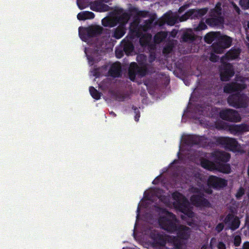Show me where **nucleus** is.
<instances>
[{"mask_svg": "<svg viewBox=\"0 0 249 249\" xmlns=\"http://www.w3.org/2000/svg\"><path fill=\"white\" fill-rule=\"evenodd\" d=\"M190 192L193 194L191 201L193 205L197 207H207L209 205L208 201L200 195V193L197 188H191Z\"/></svg>", "mask_w": 249, "mask_h": 249, "instance_id": "nucleus-9", "label": "nucleus"}, {"mask_svg": "<svg viewBox=\"0 0 249 249\" xmlns=\"http://www.w3.org/2000/svg\"><path fill=\"white\" fill-rule=\"evenodd\" d=\"M139 58H141V59H144L145 57L143 55H139L137 57V59L139 60Z\"/></svg>", "mask_w": 249, "mask_h": 249, "instance_id": "nucleus-45", "label": "nucleus"}, {"mask_svg": "<svg viewBox=\"0 0 249 249\" xmlns=\"http://www.w3.org/2000/svg\"><path fill=\"white\" fill-rule=\"evenodd\" d=\"M244 193V189L242 188H241L239 190L238 192L236 194V196L237 197H239L241 196Z\"/></svg>", "mask_w": 249, "mask_h": 249, "instance_id": "nucleus-35", "label": "nucleus"}, {"mask_svg": "<svg viewBox=\"0 0 249 249\" xmlns=\"http://www.w3.org/2000/svg\"><path fill=\"white\" fill-rule=\"evenodd\" d=\"M139 117H140V115L139 114H137L135 116V119L136 121H138L139 120Z\"/></svg>", "mask_w": 249, "mask_h": 249, "instance_id": "nucleus-44", "label": "nucleus"}, {"mask_svg": "<svg viewBox=\"0 0 249 249\" xmlns=\"http://www.w3.org/2000/svg\"><path fill=\"white\" fill-rule=\"evenodd\" d=\"M206 27L207 26L205 24V23L203 22H201L197 27H195L194 29L196 31H201L205 29Z\"/></svg>", "mask_w": 249, "mask_h": 249, "instance_id": "nucleus-31", "label": "nucleus"}, {"mask_svg": "<svg viewBox=\"0 0 249 249\" xmlns=\"http://www.w3.org/2000/svg\"><path fill=\"white\" fill-rule=\"evenodd\" d=\"M240 53V50L238 49H232L226 54L225 57L222 58L223 66L221 70L220 76L222 81H228L234 74L232 66L230 64H225V60L235 59L239 56Z\"/></svg>", "mask_w": 249, "mask_h": 249, "instance_id": "nucleus-6", "label": "nucleus"}, {"mask_svg": "<svg viewBox=\"0 0 249 249\" xmlns=\"http://www.w3.org/2000/svg\"><path fill=\"white\" fill-rule=\"evenodd\" d=\"M241 241V239L239 236H236L234 238V244L236 246L239 245Z\"/></svg>", "mask_w": 249, "mask_h": 249, "instance_id": "nucleus-33", "label": "nucleus"}, {"mask_svg": "<svg viewBox=\"0 0 249 249\" xmlns=\"http://www.w3.org/2000/svg\"><path fill=\"white\" fill-rule=\"evenodd\" d=\"M210 59L211 61H213V62H215L218 60V57L216 55H215L214 53H212L211 54Z\"/></svg>", "mask_w": 249, "mask_h": 249, "instance_id": "nucleus-34", "label": "nucleus"}, {"mask_svg": "<svg viewBox=\"0 0 249 249\" xmlns=\"http://www.w3.org/2000/svg\"><path fill=\"white\" fill-rule=\"evenodd\" d=\"M94 17L93 13L89 11H84L77 15V18L79 20H85L92 19Z\"/></svg>", "mask_w": 249, "mask_h": 249, "instance_id": "nucleus-23", "label": "nucleus"}, {"mask_svg": "<svg viewBox=\"0 0 249 249\" xmlns=\"http://www.w3.org/2000/svg\"><path fill=\"white\" fill-rule=\"evenodd\" d=\"M207 11L206 8H204L199 10H191L187 12L184 15L180 17L179 18L180 21L186 20L189 18H198L203 16Z\"/></svg>", "mask_w": 249, "mask_h": 249, "instance_id": "nucleus-15", "label": "nucleus"}, {"mask_svg": "<svg viewBox=\"0 0 249 249\" xmlns=\"http://www.w3.org/2000/svg\"><path fill=\"white\" fill-rule=\"evenodd\" d=\"M208 185L214 188H220L227 185V181L215 176H210L208 179Z\"/></svg>", "mask_w": 249, "mask_h": 249, "instance_id": "nucleus-17", "label": "nucleus"}, {"mask_svg": "<svg viewBox=\"0 0 249 249\" xmlns=\"http://www.w3.org/2000/svg\"><path fill=\"white\" fill-rule=\"evenodd\" d=\"M225 223L232 230L238 228L240 224L239 219L232 215H229L226 218Z\"/></svg>", "mask_w": 249, "mask_h": 249, "instance_id": "nucleus-19", "label": "nucleus"}, {"mask_svg": "<svg viewBox=\"0 0 249 249\" xmlns=\"http://www.w3.org/2000/svg\"><path fill=\"white\" fill-rule=\"evenodd\" d=\"M167 36L165 32H160L158 33L154 37V40L156 43H159L164 39Z\"/></svg>", "mask_w": 249, "mask_h": 249, "instance_id": "nucleus-28", "label": "nucleus"}, {"mask_svg": "<svg viewBox=\"0 0 249 249\" xmlns=\"http://www.w3.org/2000/svg\"><path fill=\"white\" fill-rule=\"evenodd\" d=\"M102 71V69H96L94 71H91L90 73H91V74H92L93 76L98 77L100 75V74L99 73Z\"/></svg>", "mask_w": 249, "mask_h": 249, "instance_id": "nucleus-32", "label": "nucleus"}, {"mask_svg": "<svg viewBox=\"0 0 249 249\" xmlns=\"http://www.w3.org/2000/svg\"><path fill=\"white\" fill-rule=\"evenodd\" d=\"M176 33H177L176 32H175V33H174V32H173V33H172V34H172V36L173 37H174V36H175V35H176Z\"/></svg>", "mask_w": 249, "mask_h": 249, "instance_id": "nucleus-48", "label": "nucleus"}, {"mask_svg": "<svg viewBox=\"0 0 249 249\" xmlns=\"http://www.w3.org/2000/svg\"><path fill=\"white\" fill-rule=\"evenodd\" d=\"M205 192L208 193H211L212 192L211 190L210 189H206L205 190Z\"/></svg>", "mask_w": 249, "mask_h": 249, "instance_id": "nucleus-46", "label": "nucleus"}, {"mask_svg": "<svg viewBox=\"0 0 249 249\" xmlns=\"http://www.w3.org/2000/svg\"><path fill=\"white\" fill-rule=\"evenodd\" d=\"M89 92L91 96L96 100H98L100 98V93L93 87L89 88Z\"/></svg>", "mask_w": 249, "mask_h": 249, "instance_id": "nucleus-29", "label": "nucleus"}, {"mask_svg": "<svg viewBox=\"0 0 249 249\" xmlns=\"http://www.w3.org/2000/svg\"><path fill=\"white\" fill-rule=\"evenodd\" d=\"M221 142L222 144L233 152H243L244 150L242 146L239 145L235 139L230 138H222Z\"/></svg>", "mask_w": 249, "mask_h": 249, "instance_id": "nucleus-12", "label": "nucleus"}, {"mask_svg": "<svg viewBox=\"0 0 249 249\" xmlns=\"http://www.w3.org/2000/svg\"><path fill=\"white\" fill-rule=\"evenodd\" d=\"M201 249H207V247L206 246H203Z\"/></svg>", "mask_w": 249, "mask_h": 249, "instance_id": "nucleus-51", "label": "nucleus"}, {"mask_svg": "<svg viewBox=\"0 0 249 249\" xmlns=\"http://www.w3.org/2000/svg\"><path fill=\"white\" fill-rule=\"evenodd\" d=\"M248 78H241L238 79L236 83L227 84L224 89V92L231 93L238 91L246 88V82L248 81Z\"/></svg>", "mask_w": 249, "mask_h": 249, "instance_id": "nucleus-11", "label": "nucleus"}, {"mask_svg": "<svg viewBox=\"0 0 249 249\" xmlns=\"http://www.w3.org/2000/svg\"><path fill=\"white\" fill-rule=\"evenodd\" d=\"M218 249H226L225 245L222 242H219L217 245Z\"/></svg>", "mask_w": 249, "mask_h": 249, "instance_id": "nucleus-38", "label": "nucleus"}, {"mask_svg": "<svg viewBox=\"0 0 249 249\" xmlns=\"http://www.w3.org/2000/svg\"><path fill=\"white\" fill-rule=\"evenodd\" d=\"M102 31V28L98 25H91L87 28L79 27V35L81 39L88 42L92 36L99 34Z\"/></svg>", "mask_w": 249, "mask_h": 249, "instance_id": "nucleus-7", "label": "nucleus"}, {"mask_svg": "<svg viewBox=\"0 0 249 249\" xmlns=\"http://www.w3.org/2000/svg\"><path fill=\"white\" fill-rule=\"evenodd\" d=\"M160 226L163 229L173 232L177 230L178 238L172 239L175 247L179 249L183 244L181 239H186L190 236V231L188 227L180 226L177 229L176 219L175 216L168 212L162 210L160 213V217L159 219Z\"/></svg>", "mask_w": 249, "mask_h": 249, "instance_id": "nucleus-2", "label": "nucleus"}, {"mask_svg": "<svg viewBox=\"0 0 249 249\" xmlns=\"http://www.w3.org/2000/svg\"><path fill=\"white\" fill-rule=\"evenodd\" d=\"M183 7L180 8V9H179V12H181L183 11Z\"/></svg>", "mask_w": 249, "mask_h": 249, "instance_id": "nucleus-50", "label": "nucleus"}, {"mask_svg": "<svg viewBox=\"0 0 249 249\" xmlns=\"http://www.w3.org/2000/svg\"><path fill=\"white\" fill-rule=\"evenodd\" d=\"M220 117L226 120L239 122L241 117L238 112L232 109H225L220 112Z\"/></svg>", "mask_w": 249, "mask_h": 249, "instance_id": "nucleus-13", "label": "nucleus"}, {"mask_svg": "<svg viewBox=\"0 0 249 249\" xmlns=\"http://www.w3.org/2000/svg\"><path fill=\"white\" fill-rule=\"evenodd\" d=\"M224 228V226H223V224H218L216 227V230L218 231H222V230Z\"/></svg>", "mask_w": 249, "mask_h": 249, "instance_id": "nucleus-37", "label": "nucleus"}, {"mask_svg": "<svg viewBox=\"0 0 249 249\" xmlns=\"http://www.w3.org/2000/svg\"><path fill=\"white\" fill-rule=\"evenodd\" d=\"M151 21L148 22L147 23H146V25H145L143 27V30L145 31L146 30H147L148 28H149L151 27Z\"/></svg>", "mask_w": 249, "mask_h": 249, "instance_id": "nucleus-36", "label": "nucleus"}, {"mask_svg": "<svg viewBox=\"0 0 249 249\" xmlns=\"http://www.w3.org/2000/svg\"><path fill=\"white\" fill-rule=\"evenodd\" d=\"M115 53H116V56L118 57V58H120L122 57V55H123V53L122 51H119L118 50H116V52H115Z\"/></svg>", "mask_w": 249, "mask_h": 249, "instance_id": "nucleus-39", "label": "nucleus"}, {"mask_svg": "<svg viewBox=\"0 0 249 249\" xmlns=\"http://www.w3.org/2000/svg\"><path fill=\"white\" fill-rule=\"evenodd\" d=\"M171 47L170 46L167 47L164 49L163 52L164 53H168L171 51Z\"/></svg>", "mask_w": 249, "mask_h": 249, "instance_id": "nucleus-40", "label": "nucleus"}, {"mask_svg": "<svg viewBox=\"0 0 249 249\" xmlns=\"http://www.w3.org/2000/svg\"><path fill=\"white\" fill-rule=\"evenodd\" d=\"M109 72L110 74L112 76H119L121 73L120 64L119 63H115L113 64Z\"/></svg>", "mask_w": 249, "mask_h": 249, "instance_id": "nucleus-22", "label": "nucleus"}, {"mask_svg": "<svg viewBox=\"0 0 249 249\" xmlns=\"http://www.w3.org/2000/svg\"><path fill=\"white\" fill-rule=\"evenodd\" d=\"M122 46H123L124 51L127 54H130L133 50V46L130 41L127 40H124L122 43Z\"/></svg>", "mask_w": 249, "mask_h": 249, "instance_id": "nucleus-24", "label": "nucleus"}, {"mask_svg": "<svg viewBox=\"0 0 249 249\" xmlns=\"http://www.w3.org/2000/svg\"><path fill=\"white\" fill-rule=\"evenodd\" d=\"M233 7L238 14H239V8L234 4H232Z\"/></svg>", "mask_w": 249, "mask_h": 249, "instance_id": "nucleus-42", "label": "nucleus"}, {"mask_svg": "<svg viewBox=\"0 0 249 249\" xmlns=\"http://www.w3.org/2000/svg\"><path fill=\"white\" fill-rule=\"evenodd\" d=\"M178 19V17L176 13L168 12L165 14L162 18L159 20L160 25L167 23L169 25H173Z\"/></svg>", "mask_w": 249, "mask_h": 249, "instance_id": "nucleus-16", "label": "nucleus"}, {"mask_svg": "<svg viewBox=\"0 0 249 249\" xmlns=\"http://www.w3.org/2000/svg\"><path fill=\"white\" fill-rule=\"evenodd\" d=\"M213 157L214 160H216V164L204 159L201 162V166L203 168L210 170H217L223 173H230L231 168L229 165L218 162V161H225L228 160L230 158L229 154L227 153L217 151L213 154Z\"/></svg>", "mask_w": 249, "mask_h": 249, "instance_id": "nucleus-4", "label": "nucleus"}, {"mask_svg": "<svg viewBox=\"0 0 249 249\" xmlns=\"http://www.w3.org/2000/svg\"><path fill=\"white\" fill-rule=\"evenodd\" d=\"M231 132L233 134H239L249 131V126L247 124L232 125L229 128Z\"/></svg>", "mask_w": 249, "mask_h": 249, "instance_id": "nucleus-20", "label": "nucleus"}, {"mask_svg": "<svg viewBox=\"0 0 249 249\" xmlns=\"http://www.w3.org/2000/svg\"><path fill=\"white\" fill-rule=\"evenodd\" d=\"M146 14V13L144 12H139L138 15L140 16H144Z\"/></svg>", "mask_w": 249, "mask_h": 249, "instance_id": "nucleus-43", "label": "nucleus"}, {"mask_svg": "<svg viewBox=\"0 0 249 249\" xmlns=\"http://www.w3.org/2000/svg\"><path fill=\"white\" fill-rule=\"evenodd\" d=\"M146 69L145 66L138 67L135 63H132L129 70V76L131 80H134L136 75L143 76L146 74Z\"/></svg>", "mask_w": 249, "mask_h": 249, "instance_id": "nucleus-14", "label": "nucleus"}, {"mask_svg": "<svg viewBox=\"0 0 249 249\" xmlns=\"http://www.w3.org/2000/svg\"><path fill=\"white\" fill-rule=\"evenodd\" d=\"M243 249H249V242H246L244 244Z\"/></svg>", "mask_w": 249, "mask_h": 249, "instance_id": "nucleus-41", "label": "nucleus"}, {"mask_svg": "<svg viewBox=\"0 0 249 249\" xmlns=\"http://www.w3.org/2000/svg\"><path fill=\"white\" fill-rule=\"evenodd\" d=\"M248 98L245 95H231L228 98V103L235 107H246L248 102Z\"/></svg>", "mask_w": 249, "mask_h": 249, "instance_id": "nucleus-10", "label": "nucleus"}, {"mask_svg": "<svg viewBox=\"0 0 249 249\" xmlns=\"http://www.w3.org/2000/svg\"><path fill=\"white\" fill-rule=\"evenodd\" d=\"M246 29L247 30H248V29L249 30V22H248V23H247Z\"/></svg>", "mask_w": 249, "mask_h": 249, "instance_id": "nucleus-49", "label": "nucleus"}, {"mask_svg": "<svg viewBox=\"0 0 249 249\" xmlns=\"http://www.w3.org/2000/svg\"><path fill=\"white\" fill-rule=\"evenodd\" d=\"M152 38V36L147 34L144 35L140 38V42L142 45L144 46L148 44Z\"/></svg>", "mask_w": 249, "mask_h": 249, "instance_id": "nucleus-27", "label": "nucleus"}, {"mask_svg": "<svg viewBox=\"0 0 249 249\" xmlns=\"http://www.w3.org/2000/svg\"><path fill=\"white\" fill-rule=\"evenodd\" d=\"M85 53L87 56L89 63L90 65H93L94 62L98 60V58H95L94 57H97L98 53L96 52H94L92 55H90L89 53V50L85 49Z\"/></svg>", "mask_w": 249, "mask_h": 249, "instance_id": "nucleus-25", "label": "nucleus"}, {"mask_svg": "<svg viewBox=\"0 0 249 249\" xmlns=\"http://www.w3.org/2000/svg\"><path fill=\"white\" fill-rule=\"evenodd\" d=\"M163 192L160 190L151 189L144 193V198L139 203L137 210V216L139 215L141 211L144 208L148 207L151 203L153 202L155 197H158L160 200L163 201L169 207H174L175 208L180 211L185 215L189 217H192L194 213L189 207V203L187 200L179 193L176 192L173 194V202H168V198L162 196Z\"/></svg>", "mask_w": 249, "mask_h": 249, "instance_id": "nucleus-1", "label": "nucleus"}, {"mask_svg": "<svg viewBox=\"0 0 249 249\" xmlns=\"http://www.w3.org/2000/svg\"><path fill=\"white\" fill-rule=\"evenodd\" d=\"M151 236L154 244H159L160 246H163L166 243V236H163L162 235L156 233V232L153 233Z\"/></svg>", "mask_w": 249, "mask_h": 249, "instance_id": "nucleus-21", "label": "nucleus"}, {"mask_svg": "<svg viewBox=\"0 0 249 249\" xmlns=\"http://www.w3.org/2000/svg\"><path fill=\"white\" fill-rule=\"evenodd\" d=\"M206 42L211 43L213 41H216L213 45V50L215 53H221L224 50L229 48L231 44L232 39L231 37L222 36L219 33L211 32L207 34L204 38Z\"/></svg>", "mask_w": 249, "mask_h": 249, "instance_id": "nucleus-5", "label": "nucleus"}, {"mask_svg": "<svg viewBox=\"0 0 249 249\" xmlns=\"http://www.w3.org/2000/svg\"><path fill=\"white\" fill-rule=\"evenodd\" d=\"M194 38V34L191 29H187L183 36V39L185 41L192 40Z\"/></svg>", "mask_w": 249, "mask_h": 249, "instance_id": "nucleus-26", "label": "nucleus"}, {"mask_svg": "<svg viewBox=\"0 0 249 249\" xmlns=\"http://www.w3.org/2000/svg\"><path fill=\"white\" fill-rule=\"evenodd\" d=\"M128 15L124 12L122 10L115 11L110 16L102 19V24L106 27H113L117 22L122 24L126 23L129 19ZM125 33V29L123 25L119 26L114 33V37L116 38H121Z\"/></svg>", "mask_w": 249, "mask_h": 249, "instance_id": "nucleus-3", "label": "nucleus"}, {"mask_svg": "<svg viewBox=\"0 0 249 249\" xmlns=\"http://www.w3.org/2000/svg\"><path fill=\"white\" fill-rule=\"evenodd\" d=\"M110 0H96V1L92 5V8L94 10H96L100 12L107 11L109 10L108 6L105 4H102L101 3H107Z\"/></svg>", "mask_w": 249, "mask_h": 249, "instance_id": "nucleus-18", "label": "nucleus"}, {"mask_svg": "<svg viewBox=\"0 0 249 249\" xmlns=\"http://www.w3.org/2000/svg\"><path fill=\"white\" fill-rule=\"evenodd\" d=\"M188 224L190 225H192V223L189 222V221H188Z\"/></svg>", "mask_w": 249, "mask_h": 249, "instance_id": "nucleus-52", "label": "nucleus"}, {"mask_svg": "<svg viewBox=\"0 0 249 249\" xmlns=\"http://www.w3.org/2000/svg\"><path fill=\"white\" fill-rule=\"evenodd\" d=\"M77 5H78V7H79V8L80 9H81L84 8L83 7H81V6H80V4H79V2L78 1H77Z\"/></svg>", "mask_w": 249, "mask_h": 249, "instance_id": "nucleus-47", "label": "nucleus"}, {"mask_svg": "<svg viewBox=\"0 0 249 249\" xmlns=\"http://www.w3.org/2000/svg\"><path fill=\"white\" fill-rule=\"evenodd\" d=\"M182 219L184 218V216H182Z\"/></svg>", "mask_w": 249, "mask_h": 249, "instance_id": "nucleus-53", "label": "nucleus"}, {"mask_svg": "<svg viewBox=\"0 0 249 249\" xmlns=\"http://www.w3.org/2000/svg\"><path fill=\"white\" fill-rule=\"evenodd\" d=\"M220 4L217 3L215 9L211 11V17L206 20V23L210 26H215L222 23L223 20L220 12Z\"/></svg>", "mask_w": 249, "mask_h": 249, "instance_id": "nucleus-8", "label": "nucleus"}, {"mask_svg": "<svg viewBox=\"0 0 249 249\" xmlns=\"http://www.w3.org/2000/svg\"><path fill=\"white\" fill-rule=\"evenodd\" d=\"M240 5L244 9L249 8V0H240Z\"/></svg>", "mask_w": 249, "mask_h": 249, "instance_id": "nucleus-30", "label": "nucleus"}]
</instances>
